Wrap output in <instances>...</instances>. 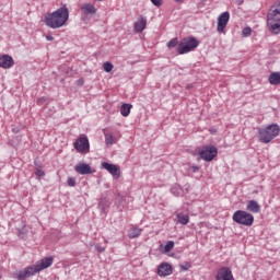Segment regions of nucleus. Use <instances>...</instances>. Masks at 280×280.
<instances>
[{"instance_id": "1", "label": "nucleus", "mask_w": 280, "mask_h": 280, "mask_svg": "<svg viewBox=\"0 0 280 280\" xmlns=\"http://www.w3.org/2000/svg\"><path fill=\"white\" fill-rule=\"evenodd\" d=\"M69 21V8L66 4L52 13H48L44 20L45 25L51 30H60Z\"/></svg>"}, {"instance_id": "2", "label": "nucleus", "mask_w": 280, "mask_h": 280, "mask_svg": "<svg viewBox=\"0 0 280 280\" xmlns=\"http://www.w3.org/2000/svg\"><path fill=\"white\" fill-rule=\"evenodd\" d=\"M54 264V257H46L33 266L26 267L23 270L16 271L13 277L18 280H27L30 277H34L40 270L49 268Z\"/></svg>"}, {"instance_id": "3", "label": "nucleus", "mask_w": 280, "mask_h": 280, "mask_svg": "<svg viewBox=\"0 0 280 280\" xmlns=\"http://www.w3.org/2000/svg\"><path fill=\"white\" fill-rule=\"evenodd\" d=\"M280 127L277 124L269 125L265 128H260L258 130V140L260 143H270L272 139H276V137H279Z\"/></svg>"}, {"instance_id": "4", "label": "nucleus", "mask_w": 280, "mask_h": 280, "mask_svg": "<svg viewBox=\"0 0 280 280\" xmlns=\"http://www.w3.org/2000/svg\"><path fill=\"white\" fill-rule=\"evenodd\" d=\"M267 25L271 34H280V7L277 9L271 7V9L268 11Z\"/></svg>"}, {"instance_id": "5", "label": "nucleus", "mask_w": 280, "mask_h": 280, "mask_svg": "<svg viewBox=\"0 0 280 280\" xmlns=\"http://www.w3.org/2000/svg\"><path fill=\"white\" fill-rule=\"evenodd\" d=\"M198 45H200V43L198 39H196V37H186L179 42L176 51L179 54V56H183L185 54H189V51H194Z\"/></svg>"}, {"instance_id": "6", "label": "nucleus", "mask_w": 280, "mask_h": 280, "mask_svg": "<svg viewBox=\"0 0 280 280\" xmlns=\"http://www.w3.org/2000/svg\"><path fill=\"white\" fill-rule=\"evenodd\" d=\"M232 220L233 222H236V224H242L243 226H253L255 217L244 210H237L233 213Z\"/></svg>"}, {"instance_id": "7", "label": "nucleus", "mask_w": 280, "mask_h": 280, "mask_svg": "<svg viewBox=\"0 0 280 280\" xmlns=\"http://www.w3.org/2000/svg\"><path fill=\"white\" fill-rule=\"evenodd\" d=\"M200 159L202 161H207L210 163V161H213L215 156H218V148L214 145H206L203 149L199 152Z\"/></svg>"}, {"instance_id": "8", "label": "nucleus", "mask_w": 280, "mask_h": 280, "mask_svg": "<svg viewBox=\"0 0 280 280\" xmlns=\"http://www.w3.org/2000/svg\"><path fill=\"white\" fill-rule=\"evenodd\" d=\"M230 19H231V14L229 13V11L223 12L218 18L217 32H219V34H224V30H226V25H229Z\"/></svg>"}, {"instance_id": "9", "label": "nucleus", "mask_w": 280, "mask_h": 280, "mask_svg": "<svg viewBox=\"0 0 280 280\" xmlns=\"http://www.w3.org/2000/svg\"><path fill=\"white\" fill-rule=\"evenodd\" d=\"M102 167L104 170H107V172L109 174H112V176H113V178H115V180H117L121 176V170L116 164H110L108 162H103Z\"/></svg>"}, {"instance_id": "10", "label": "nucleus", "mask_w": 280, "mask_h": 280, "mask_svg": "<svg viewBox=\"0 0 280 280\" xmlns=\"http://www.w3.org/2000/svg\"><path fill=\"white\" fill-rule=\"evenodd\" d=\"M217 280H235L229 267H222L217 272Z\"/></svg>"}, {"instance_id": "11", "label": "nucleus", "mask_w": 280, "mask_h": 280, "mask_svg": "<svg viewBox=\"0 0 280 280\" xmlns=\"http://www.w3.org/2000/svg\"><path fill=\"white\" fill-rule=\"evenodd\" d=\"M74 148L78 152H86L89 150L90 144H89V138L86 137H81L74 142Z\"/></svg>"}, {"instance_id": "12", "label": "nucleus", "mask_w": 280, "mask_h": 280, "mask_svg": "<svg viewBox=\"0 0 280 280\" xmlns=\"http://www.w3.org/2000/svg\"><path fill=\"white\" fill-rule=\"evenodd\" d=\"M1 69H12L14 67V59L10 55H2L0 57Z\"/></svg>"}, {"instance_id": "13", "label": "nucleus", "mask_w": 280, "mask_h": 280, "mask_svg": "<svg viewBox=\"0 0 280 280\" xmlns=\"http://www.w3.org/2000/svg\"><path fill=\"white\" fill-rule=\"evenodd\" d=\"M172 265L167 262H162L158 268V275L159 277H170L172 275Z\"/></svg>"}, {"instance_id": "14", "label": "nucleus", "mask_w": 280, "mask_h": 280, "mask_svg": "<svg viewBox=\"0 0 280 280\" xmlns=\"http://www.w3.org/2000/svg\"><path fill=\"white\" fill-rule=\"evenodd\" d=\"M81 12H83L85 16H93V14H97V8H95L94 4L84 3L81 5Z\"/></svg>"}, {"instance_id": "15", "label": "nucleus", "mask_w": 280, "mask_h": 280, "mask_svg": "<svg viewBox=\"0 0 280 280\" xmlns=\"http://www.w3.org/2000/svg\"><path fill=\"white\" fill-rule=\"evenodd\" d=\"M148 25V20L143 16H140L138 21L133 24V30L137 32V34H141L143 30H145V26Z\"/></svg>"}, {"instance_id": "16", "label": "nucleus", "mask_w": 280, "mask_h": 280, "mask_svg": "<svg viewBox=\"0 0 280 280\" xmlns=\"http://www.w3.org/2000/svg\"><path fill=\"white\" fill-rule=\"evenodd\" d=\"M74 170L77 174H81V175L93 174V170L91 168V165L86 163L77 164Z\"/></svg>"}, {"instance_id": "17", "label": "nucleus", "mask_w": 280, "mask_h": 280, "mask_svg": "<svg viewBox=\"0 0 280 280\" xmlns=\"http://www.w3.org/2000/svg\"><path fill=\"white\" fill-rule=\"evenodd\" d=\"M247 211H250V213H259L261 211V206H259V202L255 200L247 201Z\"/></svg>"}, {"instance_id": "18", "label": "nucleus", "mask_w": 280, "mask_h": 280, "mask_svg": "<svg viewBox=\"0 0 280 280\" xmlns=\"http://www.w3.org/2000/svg\"><path fill=\"white\" fill-rule=\"evenodd\" d=\"M142 231L143 230L137 226L130 228L128 231V237H130V240H135L141 235Z\"/></svg>"}, {"instance_id": "19", "label": "nucleus", "mask_w": 280, "mask_h": 280, "mask_svg": "<svg viewBox=\"0 0 280 280\" xmlns=\"http://www.w3.org/2000/svg\"><path fill=\"white\" fill-rule=\"evenodd\" d=\"M269 84H273V85L280 84V72H272L269 75Z\"/></svg>"}, {"instance_id": "20", "label": "nucleus", "mask_w": 280, "mask_h": 280, "mask_svg": "<svg viewBox=\"0 0 280 280\" xmlns=\"http://www.w3.org/2000/svg\"><path fill=\"white\" fill-rule=\"evenodd\" d=\"M177 222L179 224H183V225L189 224V214H185L183 212L178 213L177 214Z\"/></svg>"}, {"instance_id": "21", "label": "nucleus", "mask_w": 280, "mask_h": 280, "mask_svg": "<svg viewBox=\"0 0 280 280\" xmlns=\"http://www.w3.org/2000/svg\"><path fill=\"white\" fill-rule=\"evenodd\" d=\"M132 108V105L130 104H122L120 107V115H122V117H128V115H130V109Z\"/></svg>"}, {"instance_id": "22", "label": "nucleus", "mask_w": 280, "mask_h": 280, "mask_svg": "<svg viewBox=\"0 0 280 280\" xmlns=\"http://www.w3.org/2000/svg\"><path fill=\"white\" fill-rule=\"evenodd\" d=\"M180 43H178V38H173L167 43L168 49H174V47H178Z\"/></svg>"}, {"instance_id": "23", "label": "nucleus", "mask_w": 280, "mask_h": 280, "mask_svg": "<svg viewBox=\"0 0 280 280\" xmlns=\"http://www.w3.org/2000/svg\"><path fill=\"white\" fill-rule=\"evenodd\" d=\"M105 143L106 145H113L114 138L112 133H105Z\"/></svg>"}, {"instance_id": "24", "label": "nucleus", "mask_w": 280, "mask_h": 280, "mask_svg": "<svg viewBox=\"0 0 280 280\" xmlns=\"http://www.w3.org/2000/svg\"><path fill=\"white\" fill-rule=\"evenodd\" d=\"M113 68H114L113 63H110L108 61H106L103 65V69H104V71H106V73H110L113 71Z\"/></svg>"}, {"instance_id": "25", "label": "nucleus", "mask_w": 280, "mask_h": 280, "mask_svg": "<svg viewBox=\"0 0 280 280\" xmlns=\"http://www.w3.org/2000/svg\"><path fill=\"white\" fill-rule=\"evenodd\" d=\"M174 248V241H168L164 246V253H170Z\"/></svg>"}, {"instance_id": "26", "label": "nucleus", "mask_w": 280, "mask_h": 280, "mask_svg": "<svg viewBox=\"0 0 280 280\" xmlns=\"http://www.w3.org/2000/svg\"><path fill=\"white\" fill-rule=\"evenodd\" d=\"M67 185L68 187H75L77 185L75 177H68Z\"/></svg>"}, {"instance_id": "27", "label": "nucleus", "mask_w": 280, "mask_h": 280, "mask_svg": "<svg viewBox=\"0 0 280 280\" xmlns=\"http://www.w3.org/2000/svg\"><path fill=\"white\" fill-rule=\"evenodd\" d=\"M250 32H252L250 27H245V28H243L242 34L245 37H248V36H250Z\"/></svg>"}, {"instance_id": "28", "label": "nucleus", "mask_w": 280, "mask_h": 280, "mask_svg": "<svg viewBox=\"0 0 280 280\" xmlns=\"http://www.w3.org/2000/svg\"><path fill=\"white\" fill-rule=\"evenodd\" d=\"M151 3L156 8H161V5H163V0H151Z\"/></svg>"}, {"instance_id": "29", "label": "nucleus", "mask_w": 280, "mask_h": 280, "mask_svg": "<svg viewBox=\"0 0 280 280\" xmlns=\"http://www.w3.org/2000/svg\"><path fill=\"white\" fill-rule=\"evenodd\" d=\"M190 268H191V264H189V262H185L184 265L180 266L182 270H188Z\"/></svg>"}, {"instance_id": "30", "label": "nucleus", "mask_w": 280, "mask_h": 280, "mask_svg": "<svg viewBox=\"0 0 280 280\" xmlns=\"http://www.w3.org/2000/svg\"><path fill=\"white\" fill-rule=\"evenodd\" d=\"M35 174H36V176L43 177V176H45V171L37 168Z\"/></svg>"}, {"instance_id": "31", "label": "nucleus", "mask_w": 280, "mask_h": 280, "mask_svg": "<svg viewBox=\"0 0 280 280\" xmlns=\"http://www.w3.org/2000/svg\"><path fill=\"white\" fill-rule=\"evenodd\" d=\"M95 250H97V253H104L106 248L102 247L101 245H95Z\"/></svg>"}, {"instance_id": "32", "label": "nucleus", "mask_w": 280, "mask_h": 280, "mask_svg": "<svg viewBox=\"0 0 280 280\" xmlns=\"http://www.w3.org/2000/svg\"><path fill=\"white\" fill-rule=\"evenodd\" d=\"M191 171H192L194 173L199 172V171H200V167H199L198 165H192V166H191Z\"/></svg>"}, {"instance_id": "33", "label": "nucleus", "mask_w": 280, "mask_h": 280, "mask_svg": "<svg viewBox=\"0 0 280 280\" xmlns=\"http://www.w3.org/2000/svg\"><path fill=\"white\" fill-rule=\"evenodd\" d=\"M77 82H78L79 86H83L84 85V79H79Z\"/></svg>"}, {"instance_id": "34", "label": "nucleus", "mask_w": 280, "mask_h": 280, "mask_svg": "<svg viewBox=\"0 0 280 280\" xmlns=\"http://www.w3.org/2000/svg\"><path fill=\"white\" fill-rule=\"evenodd\" d=\"M46 40H49V42L54 40V36L47 35V36H46Z\"/></svg>"}, {"instance_id": "35", "label": "nucleus", "mask_w": 280, "mask_h": 280, "mask_svg": "<svg viewBox=\"0 0 280 280\" xmlns=\"http://www.w3.org/2000/svg\"><path fill=\"white\" fill-rule=\"evenodd\" d=\"M176 3H183L185 0H174Z\"/></svg>"}, {"instance_id": "36", "label": "nucleus", "mask_w": 280, "mask_h": 280, "mask_svg": "<svg viewBox=\"0 0 280 280\" xmlns=\"http://www.w3.org/2000/svg\"><path fill=\"white\" fill-rule=\"evenodd\" d=\"M171 191H172V194H175L176 188H172Z\"/></svg>"}, {"instance_id": "37", "label": "nucleus", "mask_w": 280, "mask_h": 280, "mask_svg": "<svg viewBox=\"0 0 280 280\" xmlns=\"http://www.w3.org/2000/svg\"><path fill=\"white\" fill-rule=\"evenodd\" d=\"M95 1H104V0H95Z\"/></svg>"}]
</instances>
